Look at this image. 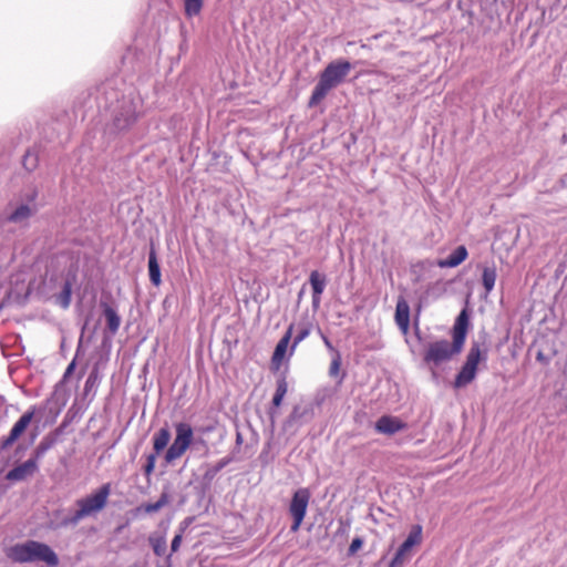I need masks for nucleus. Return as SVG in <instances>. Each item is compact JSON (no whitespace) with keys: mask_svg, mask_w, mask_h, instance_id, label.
<instances>
[{"mask_svg":"<svg viewBox=\"0 0 567 567\" xmlns=\"http://www.w3.org/2000/svg\"><path fill=\"white\" fill-rule=\"evenodd\" d=\"M143 113L142 97L134 90H130L111 105V122L106 126V133L117 135L130 131Z\"/></svg>","mask_w":567,"mask_h":567,"instance_id":"2","label":"nucleus"},{"mask_svg":"<svg viewBox=\"0 0 567 567\" xmlns=\"http://www.w3.org/2000/svg\"><path fill=\"white\" fill-rule=\"evenodd\" d=\"M72 295V282L70 279H65L61 292L56 296L55 301L63 309L69 308L71 303Z\"/></svg>","mask_w":567,"mask_h":567,"instance_id":"25","label":"nucleus"},{"mask_svg":"<svg viewBox=\"0 0 567 567\" xmlns=\"http://www.w3.org/2000/svg\"><path fill=\"white\" fill-rule=\"evenodd\" d=\"M111 492V483H105L85 497L76 499L78 509L72 515L64 517L61 526H76L82 519L96 516L106 507Z\"/></svg>","mask_w":567,"mask_h":567,"instance_id":"4","label":"nucleus"},{"mask_svg":"<svg viewBox=\"0 0 567 567\" xmlns=\"http://www.w3.org/2000/svg\"><path fill=\"white\" fill-rule=\"evenodd\" d=\"M74 369H75V360H72V361L70 362V364L68 365V368H66V370H65L64 374H63V379H68V378L72 374V372L74 371Z\"/></svg>","mask_w":567,"mask_h":567,"instance_id":"40","label":"nucleus"},{"mask_svg":"<svg viewBox=\"0 0 567 567\" xmlns=\"http://www.w3.org/2000/svg\"><path fill=\"white\" fill-rule=\"evenodd\" d=\"M288 391V383L285 377H280L276 383V392L272 398V405L279 408Z\"/></svg>","mask_w":567,"mask_h":567,"instance_id":"26","label":"nucleus"},{"mask_svg":"<svg viewBox=\"0 0 567 567\" xmlns=\"http://www.w3.org/2000/svg\"><path fill=\"white\" fill-rule=\"evenodd\" d=\"M204 0H184V12L187 18L198 16L203 9Z\"/></svg>","mask_w":567,"mask_h":567,"instance_id":"27","label":"nucleus"},{"mask_svg":"<svg viewBox=\"0 0 567 567\" xmlns=\"http://www.w3.org/2000/svg\"><path fill=\"white\" fill-rule=\"evenodd\" d=\"M411 550L410 547H406L404 543L398 548L394 557L392 558L389 567H402L405 560L406 554Z\"/></svg>","mask_w":567,"mask_h":567,"instance_id":"31","label":"nucleus"},{"mask_svg":"<svg viewBox=\"0 0 567 567\" xmlns=\"http://www.w3.org/2000/svg\"><path fill=\"white\" fill-rule=\"evenodd\" d=\"M320 305H321V296L316 297V295H312L311 306H312L313 311H317L320 308Z\"/></svg>","mask_w":567,"mask_h":567,"instance_id":"39","label":"nucleus"},{"mask_svg":"<svg viewBox=\"0 0 567 567\" xmlns=\"http://www.w3.org/2000/svg\"><path fill=\"white\" fill-rule=\"evenodd\" d=\"M97 383H99V374H97V370L94 369L91 371V373L89 374V377L85 381L84 392L89 393L93 388L97 386Z\"/></svg>","mask_w":567,"mask_h":567,"instance_id":"33","label":"nucleus"},{"mask_svg":"<svg viewBox=\"0 0 567 567\" xmlns=\"http://www.w3.org/2000/svg\"><path fill=\"white\" fill-rule=\"evenodd\" d=\"M171 556H172V555H168V556L166 557V560H165V563H164L163 565H157L156 567H172V564H171Z\"/></svg>","mask_w":567,"mask_h":567,"instance_id":"43","label":"nucleus"},{"mask_svg":"<svg viewBox=\"0 0 567 567\" xmlns=\"http://www.w3.org/2000/svg\"><path fill=\"white\" fill-rule=\"evenodd\" d=\"M230 458L229 457H224L221 460H219L214 466H212L210 468H208L204 475V477L206 480H213L218 472H220L226 465H228L230 463Z\"/></svg>","mask_w":567,"mask_h":567,"instance_id":"32","label":"nucleus"},{"mask_svg":"<svg viewBox=\"0 0 567 567\" xmlns=\"http://www.w3.org/2000/svg\"><path fill=\"white\" fill-rule=\"evenodd\" d=\"M171 432L168 427L159 429L153 436V449L155 454H159L168 444L171 440Z\"/></svg>","mask_w":567,"mask_h":567,"instance_id":"22","label":"nucleus"},{"mask_svg":"<svg viewBox=\"0 0 567 567\" xmlns=\"http://www.w3.org/2000/svg\"><path fill=\"white\" fill-rule=\"evenodd\" d=\"M351 70L352 64L347 60L338 59L330 62L319 75L308 103L309 107L318 105L332 89L343 83Z\"/></svg>","mask_w":567,"mask_h":567,"instance_id":"3","label":"nucleus"},{"mask_svg":"<svg viewBox=\"0 0 567 567\" xmlns=\"http://www.w3.org/2000/svg\"><path fill=\"white\" fill-rule=\"evenodd\" d=\"M477 369L464 363L454 380V386L460 389L470 384L476 377Z\"/></svg>","mask_w":567,"mask_h":567,"instance_id":"16","label":"nucleus"},{"mask_svg":"<svg viewBox=\"0 0 567 567\" xmlns=\"http://www.w3.org/2000/svg\"><path fill=\"white\" fill-rule=\"evenodd\" d=\"M340 369V355L338 354L331 362L330 365V374L334 375L339 372Z\"/></svg>","mask_w":567,"mask_h":567,"instance_id":"38","label":"nucleus"},{"mask_svg":"<svg viewBox=\"0 0 567 567\" xmlns=\"http://www.w3.org/2000/svg\"><path fill=\"white\" fill-rule=\"evenodd\" d=\"M148 274L150 280L154 286H159L162 282L161 279V268L157 261L156 252L152 248L148 254Z\"/></svg>","mask_w":567,"mask_h":567,"instance_id":"20","label":"nucleus"},{"mask_svg":"<svg viewBox=\"0 0 567 567\" xmlns=\"http://www.w3.org/2000/svg\"><path fill=\"white\" fill-rule=\"evenodd\" d=\"M468 252L465 246L456 247L446 258L440 259L437 265L441 268H454L461 265L467 257Z\"/></svg>","mask_w":567,"mask_h":567,"instance_id":"14","label":"nucleus"},{"mask_svg":"<svg viewBox=\"0 0 567 567\" xmlns=\"http://www.w3.org/2000/svg\"><path fill=\"white\" fill-rule=\"evenodd\" d=\"M363 545V540L360 537H355L352 539L350 546H349V554L353 555L355 554Z\"/></svg>","mask_w":567,"mask_h":567,"instance_id":"36","label":"nucleus"},{"mask_svg":"<svg viewBox=\"0 0 567 567\" xmlns=\"http://www.w3.org/2000/svg\"><path fill=\"white\" fill-rule=\"evenodd\" d=\"M62 430L63 427L60 426L53 432L43 436L40 443L32 451L30 457L40 465V461L44 457L48 451H50L58 443L59 435L62 433Z\"/></svg>","mask_w":567,"mask_h":567,"instance_id":"10","label":"nucleus"},{"mask_svg":"<svg viewBox=\"0 0 567 567\" xmlns=\"http://www.w3.org/2000/svg\"><path fill=\"white\" fill-rule=\"evenodd\" d=\"M101 306L103 308V316L106 320L107 330L112 334H115L121 326V317L118 316L117 311L110 305L102 302Z\"/></svg>","mask_w":567,"mask_h":567,"instance_id":"15","label":"nucleus"},{"mask_svg":"<svg viewBox=\"0 0 567 567\" xmlns=\"http://www.w3.org/2000/svg\"><path fill=\"white\" fill-rule=\"evenodd\" d=\"M38 152L34 148L28 150L22 159L23 167L32 172L38 166Z\"/></svg>","mask_w":567,"mask_h":567,"instance_id":"30","label":"nucleus"},{"mask_svg":"<svg viewBox=\"0 0 567 567\" xmlns=\"http://www.w3.org/2000/svg\"><path fill=\"white\" fill-rule=\"evenodd\" d=\"M40 470V465L29 457L27 461L13 466L7 472L4 478L10 483L24 482L33 477Z\"/></svg>","mask_w":567,"mask_h":567,"instance_id":"9","label":"nucleus"},{"mask_svg":"<svg viewBox=\"0 0 567 567\" xmlns=\"http://www.w3.org/2000/svg\"><path fill=\"white\" fill-rule=\"evenodd\" d=\"M244 440H243V435L240 432H237L236 433V445L240 446L243 444Z\"/></svg>","mask_w":567,"mask_h":567,"instance_id":"42","label":"nucleus"},{"mask_svg":"<svg viewBox=\"0 0 567 567\" xmlns=\"http://www.w3.org/2000/svg\"><path fill=\"white\" fill-rule=\"evenodd\" d=\"M321 338H322V341H323L324 346L329 350H333L332 343L330 342L329 338L327 336H324L323 333H321Z\"/></svg>","mask_w":567,"mask_h":567,"instance_id":"41","label":"nucleus"},{"mask_svg":"<svg viewBox=\"0 0 567 567\" xmlns=\"http://www.w3.org/2000/svg\"><path fill=\"white\" fill-rule=\"evenodd\" d=\"M169 503V495L167 492H163L155 503L143 504L136 508V512H144L146 514H153L162 509Z\"/></svg>","mask_w":567,"mask_h":567,"instance_id":"24","label":"nucleus"},{"mask_svg":"<svg viewBox=\"0 0 567 567\" xmlns=\"http://www.w3.org/2000/svg\"><path fill=\"white\" fill-rule=\"evenodd\" d=\"M303 414H305V411H301L299 406H295L287 420V423L288 424L297 423L303 416Z\"/></svg>","mask_w":567,"mask_h":567,"instance_id":"35","label":"nucleus"},{"mask_svg":"<svg viewBox=\"0 0 567 567\" xmlns=\"http://www.w3.org/2000/svg\"><path fill=\"white\" fill-rule=\"evenodd\" d=\"M470 327V315L466 308H464L457 316L453 330L452 337L453 342L449 340H439L431 342L423 355L424 363L431 367H439L441 363L446 362L453 358V355L461 353L463 350L467 330Z\"/></svg>","mask_w":567,"mask_h":567,"instance_id":"1","label":"nucleus"},{"mask_svg":"<svg viewBox=\"0 0 567 567\" xmlns=\"http://www.w3.org/2000/svg\"><path fill=\"white\" fill-rule=\"evenodd\" d=\"M156 457H157V454H155V453L148 454L147 457H146V463H145V465L143 467V471H144V474H145V476L147 478L154 472L155 464H156Z\"/></svg>","mask_w":567,"mask_h":567,"instance_id":"34","label":"nucleus"},{"mask_svg":"<svg viewBox=\"0 0 567 567\" xmlns=\"http://www.w3.org/2000/svg\"><path fill=\"white\" fill-rule=\"evenodd\" d=\"M150 545L156 556H163L166 553L167 544L164 536H150Z\"/></svg>","mask_w":567,"mask_h":567,"instance_id":"29","label":"nucleus"},{"mask_svg":"<svg viewBox=\"0 0 567 567\" xmlns=\"http://www.w3.org/2000/svg\"><path fill=\"white\" fill-rule=\"evenodd\" d=\"M422 526L413 525L406 539L403 542L406 547L412 549L413 546L419 545L422 542Z\"/></svg>","mask_w":567,"mask_h":567,"instance_id":"28","label":"nucleus"},{"mask_svg":"<svg viewBox=\"0 0 567 567\" xmlns=\"http://www.w3.org/2000/svg\"><path fill=\"white\" fill-rule=\"evenodd\" d=\"M395 323L402 332H408L410 327V307L404 298H399L395 307Z\"/></svg>","mask_w":567,"mask_h":567,"instance_id":"11","label":"nucleus"},{"mask_svg":"<svg viewBox=\"0 0 567 567\" xmlns=\"http://www.w3.org/2000/svg\"><path fill=\"white\" fill-rule=\"evenodd\" d=\"M309 284L311 286L312 295H316V297L322 296L328 284L327 276L318 270H312L309 275Z\"/></svg>","mask_w":567,"mask_h":567,"instance_id":"18","label":"nucleus"},{"mask_svg":"<svg viewBox=\"0 0 567 567\" xmlns=\"http://www.w3.org/2000/svg\"><path fill=\"white\" fill-rule=\"evenodd\" d=\"M34 198H35V193L31 196V198H30V199H31V200H34Z\"/></svg>","mask_w":567,"mask_h":567,"instance_id":"47","label":"nucleus"},{"mask_svg":"<svg viewBox=\"0 0 567 567\" xmlns=\"http://www.w3.org/2000/svg\"><path fill=\"white\" fill-rule=\"evenodd\" d=\"M21 450H22V446L18 445L17 449H16V453H19Z\"/></svg>","mask_w":567,"mask_h":567,"instance_id":"46","label":"nucleus"},{"mask_svg":"<svg viewBox=\"0 0 567 567\" xmlns=\"http://www.w3.org/2000/svg\"><path fill=\"white\" fill-rule=\"evenodd\" d=\"M297 329V334L293 337L292 343L289 349V357H291L297 348V346L309 337L311 332V323L310 322H300L295 323V330Z\"/></svg>","mask_w":567,"mask_h":567,"instance_id":"19","label":"nucleus"},{"mask_svg":"<svg viewBox=\"0 0 567 567\" xmlns=\"http://www.w3.org/2000/svg\"><path fill=\"white\" fill-rule=\"evenodd\" d=\"M404 426V423L401 422L399 419L389 415L381 416L375 423V430L379 433L386 435L395 434Z\"/></svg>","mask_w":567,"mask_h":567,"instance_id":"12","label":"nucleus"},{"mask_svg":"<svg viewBox=\"0 0 567 567\" xmlns=\"http://www.w3.org/2000/svg\"><path fill=\"white\" fill-rule=\"evenodd\" d=\"M35 413V409L32 408L31 410H28L25 413H23L19 420L13 424L12 429L10 430L8 436L3 437L0 444L1 451H7L9 447H11L22 435V433L27 430V427L30 425L33 416Z\"/></svg>","mask_w":567,"mask_h":567,"instance_id":"8","label":"nucleus"},{"mask_svg":"<svg viewBox=\"0 0 567 567\" xmlns=\"http://www.w3.org/2000/svg\"><path fill=\"white\" fill-rule=\"evenodd\" d=\"M310 496L309 489L305 487H301L293 493L289 504V513L293 519L291 532H297L300 528L307 513Z\"/></svg>","mask_w":567,"mask_h":567,"instance_id":"7","label":"nucleus"},{"mask_svg":"<svg viewBox=\"0 0 567 567\" xmlns=\"http://www.w3.org/2000/svg\"><path fill=\"white\" fill-rule=\"evenodd\" d=\"M497 278L496 267L484 266L482 271V284L485 289V293L488 295L494 289L495 281Z\"/></svg>","mask_w":567,"mask_h":567,"instance_id":"23","label":"nucleus"},{"mask_svg":"<svg viewBox=\"0 0 567 567\" xmlns=\"http://www.w3.org/2000/svg\"><path fill=\"white\" fill-rule=\"evenodd\" d=\"M176 436L165 453V462L172 464L179 458L190 446L193 442V429L186 422H179L175 425Z\"/></svg>","mask_w":567,"mask_h":567,"instance_id":"6","label":"nucleus"},{"mask_svg":"<svg viewBox=\"0 0 567 567\" xmlns=\"http://www.w3.org/2000/svg\"><path fill=\"white\" fill-rule=\"evenodd\" d=\"M128 567H143V566L138 563H135V564L130 565Z\"/></svg>","mask_w":567,"mask_h":567,"instance_id":"45","label":"nucleus"},{"mask_svg":"<svg viewBox=\"0 0 567 567\" xmlns=\"http://www.w3.org/2000/svg\"><path fill=\"white\" fill-rule=\"evenodd\" d=\"M8 557L17 563L43 561L49 567L59 565V557L47 544L37 540H27L10 547Z\"/></svg>","mask_w":567,"mask_h":567,"instance_id":"5","label":"nucleus"},{"mask_svg":"<svg viewBox=\"0 0 567 567\" xmlns=\"http://www.w3.org/2000/svg\"><path fill=\"white\" fill-rule=\"evenodd\" d=\"M34 212V205L30 206L29 204H21L7 216V220L14 224L23 223L30 218Z\"/></svg>","mask_w":567,"mask_h":567,"instance_id":"17","label":"nucleus"},{"mask_svg":"<svg viewBox=\"0 0 567 567\" xmlns=\"http://www.w3.org/2000/svg\"><path fill=\"white\" fill-rule=\"evenodd\" d=\"M487 359V352L486 350H482L481 346L477 342H474L470 351L466 355L465 363L474 367L477 369V365L481 361H485Z\"/></svg>","mask_w":567,"mask_h":567,"instance_id":"21","label":"nucleus"},{"mask_svg":"<svg viewBox=\"0 0 567 567\" xmlns=\"http://www.w3.org/2000/svg\"><path fill=\"white\" fill-rule=\"evenodd\" d=\"M293 331H295V323H291L275 348L272 359H271L272 363L279 364L284 360V358L288 351L289 343L292 338Z\"/></svg>","mask_w":567,"mask_h":567,"instance_id":"13","label":"nucleus"},{"mask_svg":"<svg viewBox=\"0 0 567 567\" xmlns=\"http://www.w3.org/2000/svg\"><path fill=\"white\" fill-rule=\"evenodd\" d=\"M305 288H302L298 293V299H301L303 296Z\"/></svg>","mask_w":567,"mask_h":567,"instance_id":"44","label":"nucleus"},{"mask_svg":"<svg viewBox=\"0 0 567 567\" xmlns=\"http://www.w3.org/2000/svg\"><path fill=\"white\" fill-rule=\"evenodd\" d=\"M182 533H183V529L181 530V533L176 534L171 543V550L172 553H175L178 550L181 544H182V539H183V536H182Z\"/></svg>","mask_w":567,"mask_h":567,"instance_id":"37","label":"nucleus"}]
</instances>
